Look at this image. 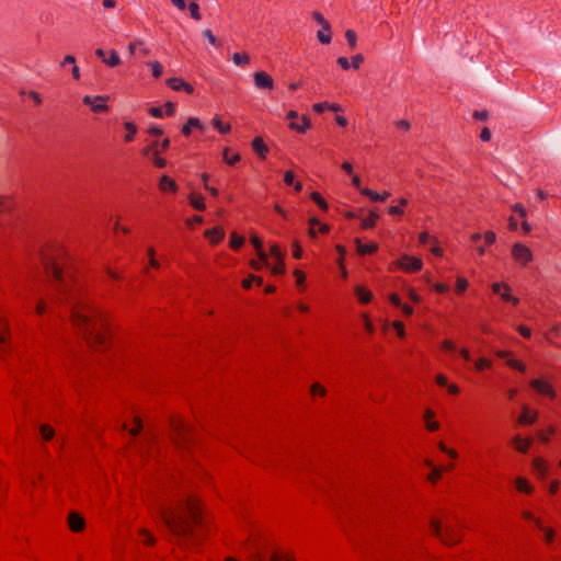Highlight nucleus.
Listing matches in <instances>:
<instances>
[{
	"label": "nucleus",
	"mask_w": 561,
	"mask_h": 561,
	"mask_svg": "<svg viewBox=\"0 0 561 561\" xmlns=\"http://www.w3.org/2000/svg\"><path fill=\"white\" fill-rule=\"evenodd\" d=\"M41 261L55 282L60 299L68 305L73 327L91 346L105 348L110 336L107 318L94 305L68 252L59 243H48L41 250Z\"/></svg>",
	"instance_id": "obj_1"
},
{
	"label": "nucleus",
	"mask_w": 561,
	"mask_h": 561,
	"mask_svg": "<svg viewBox=\"0 0 561 561\" xmlns=\"http://www.w3.org/2000/svg\"><path fill=\"white\" fill-rule=\"evenodd\" d=\"M159 514L180 546L188 548L199 542L203 516L199 503L194 496L187 495L185 499L162 506Z\"/></svg>",
	"instance_id": "obj_2"
},
{
	"label": "nucleus",
	"mask_w": 561,
	"mask_h": 561,
	"mask_svg": "<svg viewBox=\"0 0 561 561\" xmlns=\"http://www.w3.org/2000/svg\"><path fill=\"white\" fill-rule=\"evenodd\" d=\"M244 548L252 561H295L286 552L273 551L268 554V540L259 533H251Z\"/></svg>",
	"instance_id": "obj_3"
},
{
	"label": "nucleus",
	"mask_w": 561,
	"mask_h": 561,
	"mask_svg": "<svg viewBox=\"0 0 561 561\" xmlns=\"http://www.w3.org/2000/svg\"><path fill=\"white\" fill-rule=\"evenodd\" d=\"M430 527L432 534L445 545L453 546L458 543L461 539V530L457 526H443L439 520L433 518L431 520Z\"/></svg>",
	"instance_id": "obj_4"
},
{
	"label": "nucleus",
	"mask_w": 561,
	"mask_h": 561,
	"mask_svg": "<svg viewBox=\"0 0 561 561\" xmlns=\"http://www.w3.org/2000/svg\"><path fill=\"white\" fill-rule=\"evenodd\" d=\"M172 439L178 447L188 448L193 440L192 427L181 417L171 421Z\"/></svg>",
	"instance_id": "obj_5"
},
{
	"label": "nucleus",
	"mask_w": 561,
	"mask_h": 561,
	"mask_svg": "<svg viewBox=\"0 0 561 561\" xmlns=\"http://www.w3.org/2000/svg\"><path fill=\"white\" fill-rule=\"evenodd\" d=\"M170 138H164L162 141L153 140L150 145L142 148L141 154L149 158L156 168L163 169L168 162L162 158V153L170 148Z\"/></svg>",
	"instance_id": "obj_6"
},
{
	"label": "nucleus",
	"mask_w": 561,
	"mask_h": 561,
	"mask_svg": "<svg viewBox=\"0 0 561 561\" xmlns=\"http://www.w3.org/2000/svg\"><path fill=\"white\" fill-rule=\"evenodd\" d=\"M511 254L513 260L522 266H527L534 259L531 250L520 242L513 244Z\"/></svg>",
	"instance_id": "obj_7"
},
{
	"label": "nucleus",
	"mask_w": 561,
	"mask_h": 561,
	"mask_svg": "<svg viewBox=\"0 0 561 561\" xmlns=\"http://www.w3.org/2000/svg\"><path fill=\"white\" fill-rule=\"evenodd\" d=\"M108 100V96L104 95H96V96H90L85 95L82 99L83 104L89 105L91 107V111L94 113H105L108 111V106L106 104Z\"/></svg>",
	"instance_id": "obj_8"
},
{
	"label": "nucleus",
	"mask_w": 561,
	"mask_h": 561,
	"mask_svg": "<svg viewBox=\"0 0 561 561\" xmlns=\"http://www.w3.org/2000/svg\"><path fill=\"white\" fill-rule=\"evenodd\" d=\"M492 291L506 302H511L514 306L519 304V299L511 294V287L506 283H493Z\"/></svg>",
	"instance_id": "obj_9"
},
{
	"label": "nucleus",
	"mask_w": 561,
	"mask_h": 561,
	"mask_svg": "<svg viewBox=\"0 0 561 561\" xmlns=\"http://www.w3.org/2000/svg\"><path fill=\"white\" fill-rule=\"evenodd\" d=\"M398 265L408 273L420 271L423 266L421 259L403 254L398 260Z\"/></svg>",
	"instance_id": "obj_10"
},
{
	"label": "nucleus",
	"mask_w": 561,
	"mask_h": 561,
	"mask_svg": "<svg viewBox=\"0 0 561 561\" xmlns=\"http://www.w3.org/2000/svg\"><path fill=\"white\" fill-rule=\"evenodd\" d=\"M529 385L537 392H539L540 394L547 396L550 399H554L557 397V392L553 389V387L545 380L535 378V379L530 380Z\"/></svg>",
	"instance_id": "obj_11"
},
{
	"label": "nucleus",
	"mask_w": 561,
	"mask_h": 561,
	"mask_svg": "<svg viewBox=\"0 0 561 561\" xmlns=\"http://www.w3.org/2000/svg\"><path fill=\"white\" fill-rule=\"evenodd\" d=\"M254 84L260 90H273L274 89V80L273 78L265 71H256L253 75Z\"/></svg>",
	"instance_id": "obj_12"
},
{
	"label": "nucleus",
	"mask_w": 561,
	"mask_h": 561,
	"mask_svg": "<svg viewBox=\"0 0 561 561\" xmlns=\"http://www.w3.org/2000/svg\"><path fill=\"white\" fill-rule=\"evenodd\" d=\"M95 55L111 68L118 66L121 62V58L114 49L110 50L108 56H106L105 50H103L102 48H98L95 50Z\"/></svg>",
	"instance_id": "obj_13"
},
{
	"label": "nucleus",
	"mask_w": 561,
	"mask_h": 561,
	"mask_svg": "<svg viewBox=\"0 0 561 561\" xmlns=\"http://www.w3.org/2000/svg\"><path fill=\"white\" fill-rule=\"evenodd\" d=\"M158 186L162 193L175 194L179 190V185L176 184V182L167 174H163L160 178Z\"/></svg>",
	"instance_id": "obj_14"
},
{
	"label": "nucleus",
	"mask_w": 561,
	"mask_h": 561,
	"mask_svg": "<svg viewBox=\"0 0 561 561\" xmlns=\"http://www.w3.org/2000/svg\"><path fill=\"white\" fill-rule=\"evenodd\" d=\"M128 53L131 56H135L137 53H139L141 56L146 57L150 55V49L146 45V43L142 39H135L128 44Z\"/></svg>",
	"instance_id": "obj_15"
},
{
	"label": "nucleus",
	"mask_w": 561,
	"mask_h": 561,
	"mask_svg": "<svg viewBox=\"0 0 561 561\" xmlns=\"http://www.w3.org/2000/svg\"><path fill=\"white\" fill-rule=\"evenodd\" d=\"M252 150L259 156L260 159L264 160L268 153V147L264 142L261 136L255 137L251 142Z\"/></svg>",
	"instance_id": "obj_16"
},
{
	"label": "nucleus",
	"mask_w": 561,
	"mask_h": 561,
	"mask_svg": "<svg viewBox=\"0 0 561 561\" xmlns=\"http://www.w3.org/2000/svg\"><path fill=\"white\" fill-rule=\"evenodd\" d=\"M68 525L73 533H80L84 529L85 522L78 513H71L68 517Z\"/></svg>",
	"instance_id": "obj_17"
},
{
	"label": "nucleus",
	"mask_w": 561,
	"mask_h": 561,
	"mask_svg": "<svg viewBox=\"0 0 561 561\" xmlns=\"http://www.w3.org/2000/svg\"><path fill=\"white\" fill-rule=\"evenodd\" d=\"M9 327L4 320L0 319V355L8 351Z\"/></svg>",
	"instance_id": "obj_18"
},
{
	"label": "nucleus",
	"mask_w": 561,
	"mask_h": 561,
	"mask_svg": "<svg viewBox=\"0 0 561 561\" xmlns=\"http://www.w3.org/2000/svg\"><path fill=\"white\" fill-rule=\"evenodd\" d=\"M288 127L299 134L306 133L311 127V121L307 115L300 116V123L290 122Z\"/></svg>",
	"instance_id": "obj_19"
},
{
	"label": "nucleus",
	"mask_w": 561,
	"mask_h": 561,
	"mask_svg": "<svg viewBox=\"0 0 561 561\" xmlns=\"http://www.w3.org/2000/svg\"><path fill=\"white\" fill-rule=\"evenodd\" d=\"M533 469L538 474L540 479H545L548 474V465L546 460L541 457H536L533 460Z\"/></svg>",
	"instance_id": "obj_20"
},
{
	"label": "nucleus",
	"mask_w": 561,
	"mask_h": 561,
	"mask_svg": "<svg viewBox=\"0 0 561 561\" xmlns=\"http://www.w3.org/2000/svg\"><path fill=\"white\" fill-rule=\"evenodd\" d=\"M359 193L364 196L369 197L373 202H385L390 196V193L388 191H385L382 194H379L368 187L360 188Z\"/></svg>",
	"instance_id": "obj_21"
},
{
	"label": "nucleus",
	"mask_w": 561,
	"mask_h": 561,
	"mask_svg": "<svg viewBox=\"0 0 561 561\" xmlns=\"http://www.w3.org/2000/svg\"><path fill=\"white\" fill-rule=\"evenodd\" d=\"M514 482L516 490L520 493L531 494L535 490L534 485L525 477H517Z\"/></svg>",
	"instance_id": "obj_22"
},
{
	"label": "nucleus",
	"mask_w": 561,
	"mask_h": 561,
	"mask_svg": "<svg viewBox=\"0 0 561 561\" xmlns=\"http://www.w3.org/2000/svg\"><path fill=\"white\" fill-rule=\"evenodd\" d=\"M435 412L431 409H426L424 412V421L426 430L430 432H436L439 430V423L437 421H434Z\"/></svg>",
	"instance_id": "obj_23"
},
{
	"label": "nucleus",
	"mask_w": 561,
	"mask_h": 561,
	"mask_svg": "<svg viewBox=\"0 0 561 561\" xmlns=\"http://www.w3.org/2000/svg\"><path fill=\"white\" fill-rule=\"evenodd\" d=\"M355 243H356L357 252L359 255L374 254L378 250L377 243L364 244V243H362L360 239H358V238L355 239Z\"/></svg>",
	"instance_id": "obj_24"
},
{
	"label": "nucleus",
	"mask_w": 561,
	"mask_h": 561,
	"mask_svg": "<svg viewBox=\"0 0 561 561\" xmlns=\"http://www.w3.org/2000/svg\"><path fill=\"white\" fill-rule=\"evenodd\" d=\"M537 417H538L537 412H534L533 414H530L528 407L524 405L522 409V413L518 417V423L522 425L534 424L537 421Z\"/></svg>",
	"instance_id": "obj_25"
},
{
	"label": "nucleus",
	"mask_w": 561,
	"mask_h": 561,
	"mask_svg": "<svg viewBox=\"0 0 561 561\" xmlns=\"http://www.w3.org/2000/svg\"><path fill=\"white\" fill-rule=\"evenodd\" d=\"M250 241L253 244V247L255 248V250L257 251L259 260L264 262L265 265H268L267 254L262 250V247H263L262 240L256 234H251Z\"/></svg>",
	"instance_id": "obj_26"
},
{
	"label": "nucleus",
	"mask_w": 561,
	"mask_h": 561,
	"mask_svg": "<svg viewBox=\"0 0 561 561\" xmlns=\"http://www.w3.org/2000/svg\"><path fill=\"white\" fill-rule=\"evenodd\" d=\"M205 236L210 240L211 243L217 244L224 239L225 231L220 227H214L206 230Z\"/></svg>",
	"instance_id": "obj_27"
},
{
	"label": "nucleus",
	"mask_w": 561,
	"mask_h": 561,
	"mask_svg": "<svg viewBox=\"0 0 561 561\" xmlns=\"http://www.w3.org/2000/svg\"><path fill=\"white\" fill-rule=\"evenodd\" d=\"M192 128L203 130V125L197 117H190L182 127V134L188 137L192 133Z\"/></svg>",
	"instance_id": "obj_28"
},
{
	"label": "nucleus",
	"mask_w": 561,
	"mask_h": 561,
	"mask_svg": "<svg viewBox=\"0 0 561 561\" xmlns=\"http://www.w3.org/2000/svg\"><path fill=\"white\" fill-rule=\"evenodd\" d=\"M190 204L193 208H195L198 211H204L206 208L205 205V198L202 194L198 193H191L188 196Z\"/></svg>",
	"instance_id": "obj_29"
},
{
	"label": "nucleus",
	"mask_w": 561,
	"mask_h": 561,
	"mask_svg": "<svg viewBox=\"0 0 561 561\" xmlns=\"http://www.w3.org/2000/svg\"><path fill=\"white\" fill-rule=\"evenodd\" d=\"M513 443H514L515 448L519 453L526 454L533 444V439L531 438H522L520 436H515L513 439Z\"/></svg>",
	"instance_id": "obj_30"
},
{
	"label": "nucleus",
	"mask_w": 561,
	"mask_h": 561,
	"mask_svg": "<svg viewBox=\"0 0 561 561\" xmlns=\"http://www.w3.org/2000/svg\"><path fill=\"white\" fill-rule=\"evenodd\" d=\"M496 241V234L495 232L491 231V230H488L485 233H484V242H483V245H479L477 247V251L479 253V255H484L485 251H486V245H492L494 242Z\"/></svg>",
	"instance_id": "obj_31"
},
{
	"label": "nucleus",
	"mask_w": 561,
	"mask_h": 561,
	"mask_svg": "<svg viewBox=\"0 0 561 561\" xmlns=\"http://www.w3.org/2000/svg\"><path fill=\"white\" fill-rule=\"evenodd\" d=\"M355 295L357 296L359 302L366 305L371 301L373 295L369 290L365 289L363 286L355 287Z\"/></svg>",
	"instance_id": "obj_32"
},
{
	"label": "nucleus",
	"mask_w": 561,
	"mask_h": 561,
	"mask_svg": "<svg viewBox=\"0 0 561 561\" xmlns=\"http://www.w3.org/2000/svg\"><path fill=\"white\" fill-rule=\"evenodd\" d=\"M124 127L126 129V134L124 136L125 142H130L135 139L137 134V126L133 122H125Z\"/></svg>",
	"instance_id": "obj_33"
},
{
	"label": "nucleus",
	"mask_w": 561,
	"mask_h": 561,
	"mask_svg": "<svg viewBox=\"0 0 561 561\" xmlns=\"http://www.w3.org/2000/svg\"><path fill=\"white\" fill-rule=\"evenodd\" d=\"M379 215L371 210L369 215L362 221V229H371L376 226Z\"/></svg>",
	"instance_id": "obj_34"
},
{
	"label": "nucleus",
	"mask_w": 561,
	"mask_h": 561,
	"mask_svg": "<svg viewBox=\"0 0 561 561\" xmlns=\"http://www.w3.org/2000/svg\"><path fill=\"white\" fill-rule=\"evenodd\" d=\"M213 126L218 129L220 134H228L231 131L230 124H224L219 116H215L211 121Z\"/></svg>",
	"instance_id": "obj_35"
},
{
	"label": "nucleus",
	"mask_w": 561,
	"mask_h": 561,
	"mask_svg": "<svg viewBox=\"0 0 561 561\" xmlns=\"http://www.w3.org/2000/svg\"><path fill=\"white\" fill-rule=\"evenodd\" d=\"M224 161L229 165H234L237 162L240 161L241 157L239 153H232L230 154L229 148H225L222 152Z\"/></svg>",
	"instance_id": "obj_36"
},
{
	"label": "nucleus",
	"mask_w": 561,
	"mask_h": 561,
	"mask_svg": "<svg viewBox=\"0 0 561 561\" xmlns=\"http://www.w3.org/2000/svg\"><path fill=\"white\" fill-rule=\"evenodd\" d=\"M317 37L321 44H330L332 39L331 26H329L328 31L321 26V30L317 32Z\"/></svg>",
	"instance_id": "obj_37"
},
{
	"label": "nucleus",
	"mask_w": 561,
	"mask_h": 561,
	"mask_svg": "<svg viewBox=\"0 0 561 561\" xmlns=\"http://www.w3.org/2000/svg\"><path fill=\"white\" fill-rule=\"evenodd\" d=\"M167 84L173 91H181V90H183V88L185 85V81L181 78L174 77V78L168 79Z\"/></svg>",
	"instance_id": "obj_38"
},
{
	"label": "nucleus",
	"mask_w": 561,
	"mask_h": 561,
	"mask_svg": "<svg viewBox=\"0 0 561 561\" xmlns=\"http://www.w3.org/2000/svg\"><path fill=\"white\" fill-rule=\"evenodd\" d=\"M244 243V238L239 236L237 232H231L230 234V248L232 250H239L241 245Z\"/></svg>",
	"instance_id": "obj_39"
},
{
	"label": "nucleus",
	"mask_w": 561,
	"mask_h": 561,
	"mask_svg": "<svg viewBox=\"0 0 561 561\" xmlns=\"http://www.w3.org/2000/svg\"><path fill=\"white\" fill-rule=\"evenodd\" d=\"M232 60L237 66H245L250 62V56L247 53H234Z\"/></svg>",
	"instance_id": "obj_40"
},
{
	"label": "nucleus",
	"mask_w": 561,
	"mask_h": 561,
	"mask_svg": "<svg viewBox=\"0 0 561 561\" xmlns=\"http://www.w3.org/2000/svg\"><path fill=\"white\" fill-rule=\"evenodd\" d=\"M39 433H41L43 439L47 440V442L50 440L55 435L54 428L48 424L41 425Z\"/></svg>",
	"instance_id": "obj_41"
},
{
	"label": "nucleus",
	"mask_w": 561,
	"mask_h": 561,
	"mask_svg": "<svg viewBox=\"0 0 561 561\" xmlns=\"http://www.w3.org/2000/svg\"><path fill=\"white\" fill-rule=\"evenodd\" d=\"M310 198L323 210H327L329 208L328 203L325 199L320 195L318 192H312L310 194Z\"/></svg>",
	"instance_id": "obj_42"
},
{
	"label": "nucleus",
	"mask_w": 561,
	"mask_h": 561,
	"mask_svg": "<svg viewBox=\"0 0 561 561\" xmlns=\"http://www.w3.org/2000/svg\"><path fill=\"white\" fill-rule=\"evenodd\" d=\"M310 393L313 397L314 396L324 397L327 394V389L319 382H314L310 387Z\"/></svg>",
	"instance_id": "obj_43"
},
{
	"label": "nucleus",
	"mask_w": 561,
	"mask_h": 561,
	"mask_svg": "<svg viewBox=\"0 0 561 561\" xmlns=\"http://www.w3.org/2000/svg\"><path fill=\"white\" fill-rule=\"evenodd\" d=\"M139 535L144 537V543L147 546H153L156 543V538L152 536L150 531L145 528L139 530Z\"/></svg>",
	"instance_id": "obj_44"
},
{
	"label": "nucleus",
	"mask_w": 561,
	"mask_h": 561,
	"mask_svg": "<svg viewBox=\"0 0 561 561\" xmlns=\"http://www.w3.org/2000/svg\"><path fill=\"white\" fill-rule=\"evenodd\" d=\"M148 66L151 68L152 76L154 78H160L162 76L163 68H162V65L159 61H156V60L154 61H149Z\"/></svg>",
	"instance_id": "obj_45"
},
{
	"label": "nucleus",
	"mask_w": 561,
	"mask_h": 561,
	"mask_svg": "<svg viewBox=\"0 0 561 561\" xmlns=\"http://www.w3.org/2000/svg\"><path fill=\"white\" fill-rule=\"evenodd\" d=\"M345 38L347 41L348 46L354 49L357 45V35L353 30H347L345 32Z\"/></svg>",
	"instance_id": "obj_46"
},
{
	"label": "nucleus",
	"mask_w": 561,
	"mask_h": 561,
	"mask_svg": "<svg viewBox=\"0 0 561 561\" xmlns=\"http://www.w3.org/2000/svg\"><path fill=\"white\" fill-rule=\"evenodd\" d=\"M312 19L318 23L320 24L324 31H328L329 26H330V23L324 19V16L322 15V13L318 12V11H314L312 13Z\"/></svg>",
	"instance_id": "obj_47"
},
{
	"label": "nucleus",
	"mask_w": 561,
	"mask_h": 561,
	"mask_svg": "<svg viewBox=\"0 0 561 561\" xmlns=\"http://www.w3.org/2000/svg\"><path fill=\"white\" fill-rule=\"evenodd\" d=\"M188 11L194 20L199 21L202 19V15L199 13V4L197 2H191L188 4Z\"/></svg>",
	"instance_id": "obj_48"
},
{
	"label": "nucleus",
	"mask_w": 561,
	"mask_h": 561,
	"mask_svg": "<svg viewBox=\"0 0 561 561\" xmlns=\"http://www.w3.org/2000/svg\"><path fill=\"white\" fill-rule=\"evenodd\" d=\"M419 241L421 244H427L430 242L437 243L436 238L432 237L427 231H423L419 234Z\"/></svg>",
	"instance_id": "obj_49"
},
{
	"label": "nucleus",
	"mask_w": 561,
	"mask_h": 561,
	"mask_svg": "<svg viewBox=\"0 0 561 561\" xmlns=\"http://www.w3.org/2000/svg\"><path fill=\"white\" fill-rule=\"evenodd\" d=\"M492 366V363L490 359L481 357L476 362V368L477 370L481 371L485 368H490Z\"/></svg>",
	"instance_id": "obj_50"
},
{
	"label": "nucleus",
	"mask_w": 561,
	"mask_h": 561,
	"mask_svg": "<svg viewBox=\"0 0 561 561\" xmlns=\"http://www.w3.org/2000/svg\"><path fill=\"white\" fill-rule=\"evenodd\" d=\"M542 531H543V540L546 541V543H548V545L552 543L554 540V537H556L554 530L552 528L546 527Z\"/></svg>",
	"instance_id": "obj_51"
},
{
	"label": "nucleus",
	"mask_w": 561,
	"mask_h": 561,
	"mask_svg": "<svg viewBox=\"0 0 561 561\" xmlns=\"http://www.w3.org/2000/svg\"><path fill=\"white\" fill-rule=\"evenodd\" d=\"M302 248L300 243L296 240L293 242V257L296 260H300L302 257Z\"/></svg>",
	"instance_id": "obj_52"
},
{
	"label": "nucleus",
	"mask_w": 561,
	"mask_h": 561,
	"mask_svg": "<svg viewBox=\"0 0 561 561\" xmlns=\"http://www.w3.org/2000/svg\"><path fill=\"white\" fill-rule=\"evenodd\" d=\"M468 280L463 277H458L456 282V290L457 293L461 294L468 288Z\"/></svg>",
	"instance_id": "obj_53"
},
{
	"label": "nucleus",
	"mask_w": 561,
	"mask_h": 561,
	"mask_svg": "<svg viewBox=\"0 0 561 561\" xmlns=\"http://www.w3.org/2000/svg\"><path fill=\"white\" fill-rule=\"evenodd\" d=\"M442 478V470L437 467H433L431 473L428 474V480L432 483H436Z\"/></svg>",
	"instance_id": "obj_54"
},
{
	"label": "nucleus",
	"mask_w": 561,
	"mask_h": 561,
	"mask_svg": "<svg viewBox=\"0 0 561 561\" xmlns=\"http://www.w3.org/2000/svg\"><path fill=\"white\" fill-rule=\"evenodd\" d=\"M271 270H272V273L274 275L283 274L285 272L284 259L283 260H277L276 264Z\"/></svg>",
	"instance_id": "obj_55"
},
{
	"label": "nucleus",
	"mask_w": 561,
	"mask_h": 561,
	"mask_svg": "<svg viewBox=\"0 0 561 561\" xmlns=\"http://www.w3.org/2000/svg\"><path fill=\"white\" fill-rule=\"evenodd\" d=\"M270 253L272 256L275 257V260H283V253L280 251V248L278 247V244L274 243L271 245L270 248Z\"/></svg>",
	"instance_id": "obj_56"
},
{
	"label": "nucleus",
	"mask_w": 561,
	"mask_h": 561,
	"mask_svg": "<svg viewBox=\"0 0 561 561\" xmlns=\"http://www.w3.org/2000/svg\"><path fill=\"white\" fill-rule=\"evenodd\" d=\"M392 325L396 329L398 336L403 337L405 335V329L402 321L394 320Z\"/></svg>",
	"instance_id": "obj_57"
},
{
	"label": "nucleus",
	"mask_w": 561,
	"mask_h": 561,
	"mask_svg": "<svg viewBox=\"0 0 561 561\" xmlns=\"http://www.w3.org/2000/svg\"><path fill=\"white\" fill-rule=\"evenodd\" d=\"M203 35L208 39V42L214 46H219V43L213 32L208 28L203 31Z\"/></svg>",
	"instance_id": "obj_58"
},
{
	"label": "nucleus",
	"mask_w": 561,
	"mask_h": 561,
	"mask_svg": "<svg viewBox=\"0 0 561 561\" xmlns=\"http://www.w3.org/2000/svg\"><path fill=\"white\" fill-rule=\"evenodd\" d=\"M363 62L364 56L362 54H356L352 57V67L354 69H359Z\"/></svg>",
	"instance_id": "obj_59"
},
{
	"label": "nucleus",
	"mask_w": 561,
	"mask_h": 561,
	"mask_svg": "<svg viewBox=\"0 0 561 561\" xmlns=\"http://www.w3.org/2000/svg\"><path fill=\"white\" fill-rule=\"evenodd\" d=\"M513 211L517 213L522 218H525L527 215V210L524 205L516 203L512 206Z\"/></svg>",
	"instance_id": "obj_60"
},
{
	"label": "nucleus",
	"mask_w": 561,
	"mask_h": 561,
	"mask_svg": "<svg viewBox=\"0 0 561 561\" xmlns=\"http://www.w3.org/2000/svg\"><path fill=\"white\" fill-rule=\"evenodd\" d=\"M11 208V201L0 196V213H5Z\"/></svg>",
	"instance_id": "obj_61"
},
{
	"label": "nucleus",
	"mask_w": 561,
	"mask_h": 561,
	"mask_svg": "<svg viewBox=\"0 0 561 561\" xmlns=\"http://www.w3.org/2000/svg\"><path fill=\"white\" fill-rule=\"evenodd\" d=\"M134 422H135V426H134V427H131V428L129 430V433H130L133 436H136V435H138V434H139V432L141 431V428H142V424H141V421H140V419H139V417H135Z\"/></svg>",
	"instance_id": "obj_62"
},
{
	"label": "nucleus",
	"mask_w": 561,
	"mask_h": 561,
	"mask_svg": "<svg viewBox=\"0 0 561 561\" xmlns=\"http://www.w3.org/2000/svg\"><path fill=\"white\" fill-rule=\"evenodd\" d=\"M396 127L400 130L408 131L410 130L411 125L407 119H400L396 122Z\"/></svg>",
	"instance_id": "obj_63"
},
{
	"label": "nucleus",
	"mask_w": 561,
	"mask_h": 561,
	"mask_svg": "<svg viewBox=\"0 0 561 561\" xmlns=\"http://www.w3.org/2000/svg\"><path fill=\"white\" fill-rule=\"evenodd\" d=\"M517 331L523 337L529 339L531 336V330L526 325H518Z\"/></svg>",
	"instance_id": "obj_64"
}]
</instances>
